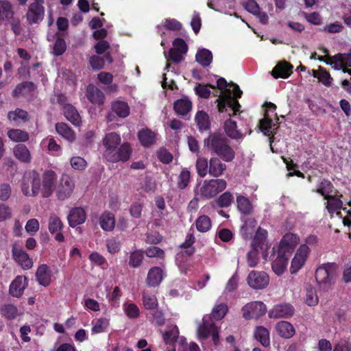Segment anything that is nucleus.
<instances>
[{
	"label": "nucleus",
	"mask_w": 351,
	"mask_h": 351,
	"mask_svg": "<svg viewBox=\"0 0 351 351\" xmlns=\"http://www.w3.org/2000/svg\"><path fill=\"white\" fill-rule=\"evenodd\" d=\"M195 241V237L192 234H188L186 237L185 241L180 245V247L183 249L181 254L183 256H190L195 252V248L192 246Z\"/></svg>",
	"instance_id": "nucleus-46"
},
{
	"label": "nucleus",
	"mask_w": 351,
	"mask_h": 351,
	"mask_svg": "<svg viewBox=\"0 0 351 351\" xmlns=\"http://www.w3.org/2000/svg\"><path fill=\"white\" fill-rule=\"evenodd\" d=\"M195 59L200 65L206 67L212 62L213 54L208 49H202L197 51Z\"/></svg>",
	"instance_id": "nucleus-42"
},
{
	"label": "nucleus",
	"mask_w": 351,
	"mask_h": 351,
	"mask_svg": "<svg viewBox=\"0 0 351 351\" xmlns=\"http://www.w3.org/2000/svg\"><path fill=\"white\" fill-rule=\"evenodd\" d=\"M319 82L326 86H330L332 84L333 79L330 73L323 67L319 66Z\"/></svg>",
	"instance_id": "nucleus-59"
},
{
	"label": "nucleus",
	"mask_w": 351,
	"mask_h": 351,
	"mask_svg": "<svg viewBox=\"0 0 351 351\" xmlns=\"http://www.w3.org/2000/svg\"><path fill=\"white\" fill-rule=\"evenodd\" d=\"M267 106L268 109L266 110L263 119L260 121V127L264 134L269 136L277 129L271 118L272 116H277L275 112L276 106L272 103H267Z\"/></svg>",
	"instance_id": "nucleus-7"
},
{
	"label": "nucleus",
	"mask_w": 351,
	"mask_h": 351,
	"mask_svg": "<svg viewBox=\"0 0 351 351\" xmlns=\"http://www.w3.org/2000/svg\"><path fill=\"white\" fill-rule=\"evenodd\" d=\"M247 284L254 289H263L269 284V276L264 271H252L247 278Z\"/></svg>",
	"instance_id": "nucleus-13"
},
{
	"label": "nucleus",
	"mask_w": 351,
	"mask_h": 351,
	"mask_svg": "<svg viewBox=\"0 0 351 351\" xmlns=\"http://www.w3.org/2000/svg\"><path fill=\"white\" fill-rule=\"evenodd\" d=\"M267 230L262 229L261 228H259L257 230L254 239L253 247L257 250H263L265 248H267Z\"/></svg>",
	"instance_id": "nucleus-39"
},
{
	"label": "nucleus",
	"mask_w": 351,
	"mask_h": 351,
	"mask_svg": "<svg viewBox=\"0 0 351 351\" xmlns=\"http://www.w3.org/2000/svg\"><path fill=\"white\" fill-rule=\"evenodd\" d=\"M93 326L92 332L93 333H100L104 332L109 326V319L106 317L100 318L93 322Z\"/></svg>",
	"instance_id": "nucleus-55"
},
{
	"label": "nucleus",
	"mask_w": 351,
	"mask_h": 351,
	"mask_svg": "<svg viewBox=\"0 0 351 351\" xmlns=\"http://www.w3.org/2000/svg\"><path fill=\"white\" fill-rule=\"evenodd\" d=\"M223 128L226 135L230 138L239 140L243 137L241 130L237 128V122L231 119L224 122Z\"/></svg>",
	"instance_id": "nucleus-30"
},
{
	"label": "nucleus",
	"mask_w": 351,
	"mask_h": 351,
	"mask_svg": "<svg viewBox=\"0 0 351 351\" xmlns=\"http://www.w3.org/2000/svg\"><path fill=\"white\" fill-rule=\"evenodd\" d=\"M191 174L187 169H183L179 175L178 186L180 189H184L190 181Z\"/></svg>",
	"instance_id": "nucleus-57"
},
{
	"label": "nucleus",
	"mask_w": 351,
	"mask_h": 351,
	"mask_svg": "<svg viewBox=\"0 0 351 351\" xmlns=\"http://www.w3.org/2000/svg\"><path fill=\"white\" fill-rule=\"evenodd\" d=\"M309 248L307 245L303 244L300 246L297 250L291 263L290 271L291 274L297 273L304 265Z\"/></svg>",
	"instance_id": "nucleus-15"
},
{
	"label": "nucleus",
	"mask_w": 351,
	"mask_h": 351,
	"mask_svg": "<svg viewBox=\"0 0 351 351\" xmlns=\"http://www.w3.org/2000/svg\"><path fill=\"white\" fill-rule=\"evenodd\" d=\"M56 181L57 175L53 171L49 170L45 172L43 178V188H40L43 197H48L52 194Z\"/></svg>",
	"instance_id": "nucleus-16"
},
{
	"label": "nucleus",
	"mask_w": 351,
	"mask_h": 351,
	"mask_svg": "<svg viewBox=\"0 0 351 351\" xmlns=\"http://www.w3.org/2000/svg\"><path fill=\"white\" fill-rule=\"evenodd\" d=\"M56 130L60 135L69 141H73L75 138L73 131L64 123H56Z\"/></svg>",
	"instance_id": "nucleus-44"
},
{
	"label": "nucleus",
	"mask_w": 351,
	"mask_h": 351,
	"mask_svg": "<svg viewBox=\"0 0 351 351\" xmlns=\"http://www.w3.org/2000/svg\"><path fill=\"white\" fill-rule=\"evenodd\" d=\"M8 138L14 142H26L29 140V134L20 129H10L7 132Z\"/></svg>",
	"instance_id": "nucleus-43"
},
{
	"label": "nucleus",
	"mask_w": 351,
	"mask_h": 351,
	"mask_svg": "<svg viewBox=\"0 0 351 351\" xmlns=\"http://www.w3.org/2000/svg\"><path fill=\"white\" fill-rule=\"evenodd\" d=\"M0 311L2 316L8 319H14L18 315L17 308L14 305L10 304L2 306L0 308Z\"/></svg>",
	"instance_id": "nucleus-51"
},
{
	"label": "nucleus",
	"mask_w": 351,
	"mask_h": 351,
	"mask_svg": "<svg viewBox=\"0 0 351 351\" xmlns=\"http://www.w3.org/2000/svg\"><path fill=\"white\" fill-rule=\"evenodd\" d=\"M233 201V196L231 193L226 191L221 194L217 200V204L221 208L228 207Z\"/></svg>",
	"instance_id": "nucleus-56"
},
{
	"label": "nucleus",
	"mask_w": 351,
	"mask_h": 351,
	"mask_svg": "<svg viewBox=\"0 0 351 351\" xmlns=\"http://www.w3.org/2000/svg\"><path fill=\"white\" fill-rule=\"evenodd\" d=\"M86 215L84 210L77 207L70 211L68 215V221L71 227H75L83 223L86 221Z\"/></svg>",
	"instance_id": "nucleus-27"
},
{
	"label": "nucleus",
	"mask_w": 351,
	"mask_h": 351,
	"mask_svg": "<svg viewBox=\"0 0 351 351\" xmlns=\"http://www.w3.org/2000/svg\"><path fill=\"white\" fill-rule=\"evenodd\" d=\"M13 14L11 4L7 1H0V20L10 21Z\"/></svg>",
	"instance_id": "nucleus-49"
},
{
	"label": "nucleus",
	"mask_w": 351,
	"mask_h": 351,
	"mask_svg": "<svg viewBox=\"0 0 351 351\" xmlns=\"http://www.w3.org/2000/svg\"><path fill=\"white\" fill-rule=\"evenodd\" d=\"M138 137L141 143L145 147H149L155 143L156 135L149 129H143L138 132Z\"/></svg>",
	"instance_id": "nucleus-38"
},
{
	"label": "nucleus",
	"mask_w": 351,
	"mask_h": 351,
	"mask_svg": "<svg viewBox=\"0 0 351 351\" xmlns=\"http://www.w3.org/2000/svg\"><path fill=\"white\" fill-rule=\"evenodd\" d=\"M8 119L14 123L16 125H19L22 123L28 121V113L27 111L20 108H16L14 111H10L8 114Z\"/></svg>",
	"instance_id": "nucleus-35"
},
{
	"label": "nucleus",
	"mask_w": 351,
	"mask_h": 351,
	"mask_svg": "<svg viewBox=\"0 0 351 351\" xmlns=\"http://www.w3.org/2000/svg\"><path fill=\"white\" fill-rule=\"evenodd\" d=\"M101 228L105 231H111L115 226L114 215L108 211L104 212L99 218Z\"/></svg>",
	"instance_id": "nucleus-37"
},
{
	"label": "nucleus",
	"mask_w": 351,
	"mask_h": 351,
	"mask_svg": "<svg viewBox=\"0 0 351 351\" xmlns=\"http://www.w3.org/2000/svg\"><path fill=\"white\" fill-rule=\"evenodd\" d=\"M197 174L201 178H204L208 173L209 163L205 158H199L195 164Z\"/></svg>",
	"instance_id": "nucleus-53"
},
{
	"label": "nucleus",
	"mask_w": 351,
	"mask_h": 351,
	"mask_svg": "<svg viewBox=\"0 0 351 351\" xmlns=\"http://www.w3.org/2000/svg\"><path fill=\"white\" fill-rule=\"evenodd\" d=\"M132 148L130 143H123L119 147L111 149L108 152H104V157L110 162H126L130 158Z\"/></svg>",
	"instance_id": "nucleus-6"
},
{
	"label": "nucleus",
	"mask_w": 351,
	"mask_h": 351,
	"mask_svg": "<svg viewBox=\"0 0 351 351\" xmlns=\"http://www.w3.org/2000/svg\"><path fill=\"white\" fill-rule=\"evenodd\" d=\"M63 223L56 215H52L49 219V230L51 234H56L55 239L59 242L64 240V235L60 232L62 229Z\"/></svg>",
	"instance_id": "nucleus-24"
},
{
	"label": "nucleus",
	"mask_w": 351,
	"mask_h": 351,
	"mask_svg": "<svg viewBox=\"0 0 351 351\" xmlns=\"http://www.w3.org/2000/svg\"><path fill=\"white\" fill-rule=\"evenodd\" d=\"M143 259V252L138 250L130 253L129 258V265L133 268L140 267Z\"/></svg>",
	"instance_id": "nucleus-54"
},
{
	"label": "nucleus",
	"mask_w": 351,
	"mask_h": 351,
	"mask_svg": "<svg viewBox=\"0 0 351 351\" xmlns=\"http://www.w3.org/2000/svg\"><path fill=\"white\" fill-rule=\"evenodd\" d=\"M196 228L199 232H208L212 226L211 220L207 215L199 216L195 221Z\"/></svg>",
	"instance_id": "nucleus-48"
},
{
	"label": "nucleus",
	"mask_w": 351,
	"mask_h": 351,
	"mask_svg": "<svg viewBox=\"0 0 351 351\" xmlns=\"http://www.w3.org/2000/svg\"><path fill=\"white\" fill-rule=\"evenodd\" d=\"M276 330L278 334L284 338H290L294 333L293 326L288 322L281 321L276 325Z\"/></svg>",
	"instance_id": "nucleus-36"
},
{
	"label": "nucleus",
	"mask_w": 351,
	"mask_h": 351,
	"mask_svg": "<svg viewBox=\"0 0 351 351\" xmlns=\"http://www.w3.org/2000/svg\"><path fill=\"white\" fill-rule=\"evenodd\" d=\"M227 186L223 179L206 180L196 191L197 199H210L223 191Z\"/></svg>",
	"instance_id": "nucleus-4"
},
{
	"label": "nucleus",
	"mask_w": 351,
	"mask_h": 351,
	"mask_svg": "<svg viewBox=\"0 0 351 351\" xmlns=\"http://www.w3.org/2000/svg\"><path fill=\"white\" fill-rule=\"evenodd\" d=\"M75 184L73 180L66 174L62 176L56 194L58 199L64 200L73 193Z\"/></svg>",
	"instance_id": "nucleus-14"
},
{
	"label": "nucleus",
	"mask_w": 351,
	"mask_h": 351,
	"mask_svg": "<svg viewBox=\"0 0 351 351\" xmlns=\"http://www.w3.org/2000/svg\"><path fill=\"white\" fill-rule=\"evenodd\" d=\"M44 0H34L29 6L26 14L27 20L29 23H39L44 18L45 8L43 6Z\"/></svg>",
	"instance_id": "nucleus-10"
},
{
	"label": "nucleus",
	"mask_w": 351,
	"mask_h": 351,
	"mask_svg": "<svg viewBox=\"0 0 351 351\" xmlns=\"http://www.w3.org/2000/svg\"><path fill=\"white\" fill-rule=\"evenodd\" d=\"M173 109L178 115H186L192 110V102L187 97H183L174 101Z\"/></svg>",
	"instance_id": "nucleus-29"
},
{
	"label": "nucleus",
	"mask_w": 351,
	"mask_h": 351,
	"mask_svg": "<svg viewBox=\"0 0 351 351\" xmlns=\"http://www.w3.org/2000/svg\"><path fill=\"white\" fill-rule=\"evenodd\" d=\"M198 336L201 339H206L212 335L215 345H218L219 336L218 328L213 322L207 321L206 317L203 318V324L197 329Z\"/></svg>",
	"instance_id": "nucleus-12"
},
{
	"label": "nucleus",
	"mask_w": 351,
	"mask_h": 351,
	"mask_svg": "<svg viewBox=\"0 0 351 351\" xmlns=\"http://www.w3.org/2000/svg\"><path fill=\"white\" fill-rule=\"evenodd\" d=\"M237 208L239 210L245 214H250L252 211V207L250 200L242 195H239L237 198Z\"/></svg>",
	"instance_id": "nucleus-50"
},
{
	"label": "nucleus",
	"mask_w": 351,
	"mask_h": 351,
	"mask_svg": "<svg viewBox=\"0 0 351 351\" xmlns=\"http://www.w3.org/2000/svg\"><path fill=\"white\" fill-rule=\"evenodd\" d=\"M36 278L39 285L47 287L51 282V271L46 264L40 265L36 272Z\"/></svg>",
	"instance_id": "nucleus-26"
},
{
	"label": "nucleus",
	"mask_w": 351,
	"mask_h": 351,
	"mask_svg": "<svg viewBox=\"0 0 351 351\" xmlns=\"http://www.w3.org/2000/svg\"><path fill=\"white\" fill-rule=\"evenodd\" d=\"M70 163L72 168L77 171H83L87 166L86 161L80 156L72 157L70 160Z\"/></svg>",
	"instance_id": "nucleus-63"
},
{
	"label": "nucleus",
	"mask_w": 351,
	"mask_h": 351,
	"mask_svg": "<svg viewBox=\"0 0 351 351\" xmlns=\"http://www.w3.org/2000/svg\"><path fill=\"white\" fill-rule=\"evenodd\" d=\"M294 313V308L290 304H280L275 305L269 313L271 318H289Z\"/></svg>",
	"instance_id": "nucleus-17"
},
{
	"label": "nucleus",
	"mask_w": 351,
	"mask_h": 351,
	"mask_svg": "<svg viewBox=\"0 0 351 351\" xmlns=\"http://www.w3.org/2000/svg\"><path fill=\"white\" fill-rule=\"evenodd\" d=\"M121 136L117 132H112L106 134L102 141L105 148L104 152H108L117 146H120L121 145Z\"/></svg>",
	"instance_id": "nucleus-28"
},
{
	"label": "nucleus",
	"mask_w": 351,
	"mask_h": 351,
	"mask_svg": "<svg viewBox=\"0 0 351 351\" xmlns=\"http://www.w3.org/2000/svg\"><path fill=\"white\" fill-rule=\"evenodd\" d=\"M40 178L36 171L26 173L23 177L21 191L26 196H36L40 191Z\"/></svg>",
	"instance_id": "nucleus-5"
},
{
	"label": "nucleus",
	"mask_w": 351,
	"mask_h": 351,
	"mask_svg": "<svg viewBox=\"0 0 351 351\" xmlns=\"http://www.w3.org/2000/svg\"><path fill=\"white\" fill-rule=\"evenodd\" d=\"M338 265L335 263H324L315 271V280L320 289L328 290L335 283Z\"/></svg>",
	"instance_id": "nucleus-3"
},
{
	"label": "nucleus",
	"mask_w": 351,
	"mask_h": 351,
	"mask_svg": "<svg viewBox=\"0 0 351 351\" xmlns=\"http://www.w3.org/2000/svg\"><path fill=\"white\" fill-rule=\"evenodd\" d=\"M63 112L66 119L75 125L81 123V117L76 108L71 104H66L63 107Z\"/></svg>",
	"instance_id": "nucleus-32"
},
{
	"label": "nucleus",
	"mask_w": 351,
	"mask_h": 351,
	"mask_svg": "<svg viewBox=\"0 0 351 351\" xmlns=\"http://www.w3.org/2000/svg\"><path fill=\"white\" fill-rule=\"evenodd\" d=\"M86 96L93 104L102 105L105 96L103 92L94 85L89 84L86 88Z\"/></svg>",
	"instance_id": "nucleus-21"
},
{
	"label": "nucleus",
	"mask_w": 351,
	"mask_h": 351,
	"mask_svg": "<svg viewBox=\"0 0 351 351\" xmlns=\"http://www.w3.org/2000/svg\"><path fill=\"white\" fill-rule=\"evenodd\" d=\"M25 278L23 276L16 277L10 286V293L14 297H20L25 288Z\"/></svg>",
	"instance_id": "nucleus-34"
},
{
	"label": "nucleus",
	"mask_w": 351,
	"mask_h": 351,
	"mask_svg": "<svg viewBox=\"0 0 351 351\" xmlns=\"http://www.w3.org/2000/svg\"><path fill=\"white\" fill-rule=\"evenodd\" d=\"M14 259L25 269H30L33 263L28 254L20 247L14 245L12 249Z\"/></svg>",
	"instance_id": "nucleus-19"
},
{
	"label": "nucleus",
	"mask_w": 351,
	"mask_h": 351,
	"mask_svg": "<svg viewBox=\"0 0 351 351\" xmlns=\"http://www.w3.org/2000/svg\"><path fill=\"white\" fill-rule=\"evenodd\" d=\"M299 242V237L297 234L288 232L284 235L278 247V251L280 254L291 256L295 247Z\"/></svg>",
	"instance_id": "nucleus-11"
},
{
	"label": "nucleus",
	"mask_w": 351,
	"mask_h": 351,
	"mask_svg": "<svg viewBox=\"0 0 351 351\" xmlns=\"http://www.w3.org/2000/svg\"><path fill=\"white\" fill-rule=\"evenodd\" d=\"M143 304L147 309H154L158 306V301L155 295H149L145 292L143 294Z\"/></svg>",
	"instance_id": "nucleus-60"
},
{
	"label": "nucleus",
	"mask_w": 351,
	"mask_h": 351,
	"mask_svg": "<svg viewBox=\"0 0 351 351\" xmlns=\"http://www.w3.org/2000/svg\"><path fill=\"white\" fill-rule=\"evenodd\" d=\"M332 185L330 183V182L328 180H324L319 184L317 189V193L322 195L324 197V199H326V197L330 196L329 193L332 192Z\"/></svg>",
	"instance_id": "nucleus-61"
},
{
	"label": "nucleus",
	"mask_w": 351,
	"mask_h": 351,
	"mask_svg": "<svg viewBox=\"0 0 351 351\" xmlns=\"http://www.w3.org/2000/svg\"><path fill=\"white\" fill-rule=\"evenodd\" d=\"M293 66L286 61L278 62L271 71V75L275 78H287L292 73Z\"/></svg>",
	"instance_id": "nucleus-23"
},
{
	"label": "nucleus",
	"mask_w": 351,
	"mask_h": 351,
	"mask_svg": "<svg viewBox=\"0 0 351 351\" xmlns=\"http://www.w3.org/2000/svg\"><path fill=\"white\" fill-rule=\"evenodd\" d=\"M204 145L208 151L215 154L226 162H231L235 157V152L230 146L228 139L221 132L210 133L208 137L204 138Z\"/></svg>",
	"instance_id": "nucleus-1"
},
{
	"label": "nucleus",
	"mask_w": 351,
	"mask_h": 351,
	"mask_svg": "<svg viewBox=\"0 0 351 351\" xmlns=\"http://www.w3.org/2000/svg\"><path fill=\"white\" fill-rule=\"evenodd\" d=\"M163 278V270L159 267H153L148 271L146 284L149 287H156L161 283Z\"/></svg>",
	"instance_id": "nucleus-20"
},
{
	"label": "nucleus",
	"mask_w": 351,
	"mask_h": 351,
	"mask_svg": "<svg viewBox=\"0 0 351 351\" xmlns=\"http://www.w3.org/2000/svg\"><path fill=\"white\" fill-rule=\"evenodd\" d=\"M112 111L119 117L125 118L130 114V107L122 101H114L112 103Z\"/></svg>",
	"instance_id": "nucleus-41"
},
{
	"label": "nucleus",
	"mask_w": 351,
	"mask_h": 351,
	"mask_svg": "<svg viewBox=\"0 0 351 351\" xmlns=\"http://www.w3.org/2000/svg\"><path fill=\"white\" fill-rule=\"evenodd\" d=\"M258 250L252 247V249L247 254V263L249 267H254L259 261Z\"/></svg>",
	"instance_id": "nucleus-58"
},
{
	"label": "nucleus",
	"mask_w": 351,
	"mask_h": 351,
	"mask_svg": "<svg viewBox=\"0 0 351 351\" xmlns=\"http://www.w3.org/2000/svg\"><path fill=\"white\" fill-rule=\"evenodd\" d=\"M290 256L286 254H280L279 251L277 252V257L271 263L272 270L276 275L280 276L285 271Z\"/></svg>",
	"instance_id": "nucleus-22"
},
{
	"label": "nucleus",
	"mask_w": 351,
	"mask_h": 351,
	"mask_svg": "<svg viewBox=\"0 0 351 351\" xmlns=\"http://www.w3.org/2000/svg\"><path fill=\"white\" fill-rule=\"evenodd\" d=\"M306 291L305 302L308 306H314L317 304L318 302V298L316 295L315 290L309 286L306 287Z\"/></svg>",
	"instance_id": "nucleus-62"
},
{
	"label": "nucleus",
	"mask_w": 351,
	"mask_h": 351,
	"mask_svg": "<svg viewBox=\"0 0 351 351\" xmlns=\"http://www.w3.org/2000/svg\"><path fill=\"white\" fill-rule=\"evenodd\" d=\"M196 125L200 132L207 131L210 128V121L208 114L204 110H199L195 116Z\"/></svg>",
	"instance_id": "nucleus-31"
},
{
	"label": "nucleus",
	"mask_w": 351,
	"mask_h": 351,
	"mask_svg": "<svg viewBox=\"0 0 351 351\" xmlns=\"http://www.w3.org/2000/svg\"><path fill=\"white\" fill-rule=\"evenodd\" d=\"M325 199H327L326 208L329 213L333 214L337 210H339L342 208L343 202L335 197L333 195L326 197ZM343 210H346V208H343Z\"/></svg>",
	"instance_id": "nucleus-45"
},
{
	"label": "nucleus",
	"mask_w": 351,
	"mask_h": 351,
	"mask_svg": "<svg viewBox=\"0 0 351 351\" xmlns=\"http://www.w3.org/2000/svg\"><path fill=\"white\" fill-rule=\"evenodd\" d=\"M226 167V164L223 163L219 158L212 157L209 160L208 173L211 176L218 178L223 174Z\"/></svg>",
	"instance_id": "nucleus-25"
},
{
	"label": "nucleus",
	"mask_w": 351,
	"mask_h": 351,
	"mask_svg": "<svg viewBox=\"0 0 351 351\" xmlns=\"http://www.w3.org/2000/svg\"><path fill=\"white\" fill-rule=\"evenodd\" d=\"M14 155L21 162L29 163L32 156L28 148L23 144H18L14 147Z\"/></svg>",
	"instance_id": "nucleus-33"
},
{
	"label": "nucleus",
	"mask_w": 351,
	"mask_h": 351,
	"mask_svg": "<svg viewBox=\"0 0 351 351\" xmlns=\"http://www.w3.org/2000/svg\"><path fill=\"white\" fill-rule=\"evenodd\" d=\"M331 58L335 62H341L346 67H350L351 66V49L349 53H337Z\"/></svg>",
	"instance_id": "nucleus-64"
},
{
	"label": "nucleus",
	"mask_w": 351,
	"mask_h": 351,
	"mask_svg": "<svg viewBox=\"0 0 351 351\" xmlns=\"http://www.w3.org/2000/svg\"><path fill=\"white\" fill-rule=\"evenodd\" d=\"M188 47L185 41L180 38H176L173 42V47L169 51V58L174 63H179L184 60V55L186 53Z\"/></svg>",
	"instance_id": "nucleus-9"
},
{
	"label": "nucleus",
	"mask_w": 351,
	"mask_h": 351,
	"mask_svg": "<svg viewBox=\"0 0 351 351\" xmlns=\"http://www.w3.org/2000/svg\"><path fill=\"white\" fill-rule=\"evenodd\" d=\"M36 88L35 84L32 82H24L19 84L12 91V96L19 97L20 95L33 91Z\"/></svg>",
	"instance_id": "nucleus-47"
},
{
	"label": "nucleus",
	"mask_w": 351,
	"mask_h": 351,
	"mask_svg": "<svg viewBox=\"0 0 351 351\" xmlns=\"http://www.w3.org/2000/svg\"><path fill=\"white\" fill-rule=\"evenodd\" d=\"M241 311L245 319H258L265 314L266 306L262 302L255 301L243 306Z\"/></svg>",
	"instance_id": "nucleus-8"
},
{
	"label": "nucleus",
	"mask_w": 351,
	"mask_h": 351,
	"mask_svg": "<svg viewBox=\"0 0 351 351\" xmlns=\"http://www.w3.org/2000/svg\"><path fill=\"white\" fill-rule=\"evenodd\" d=\"M228 309V306L226 304L221 303L213 308L209 318L211 319L220 320L226 315Z\"/></svg>",
	"instance_id": "nucleus-52"
},
{
	"label": "nucleus",
	"mask_w": 351,
	"mask_h": 351,
	"mask_svg": "<svg viewBox=\"0 0 351 351\" xmlns=\"http://www.w3.org/2000/svg\"><path fill=\"white\" fill-rule=\"evenodd\" d=\"M179 335L178 328L176 326H168L162 337L167 348L165 351H176L175 342Z\"/></svg>",
	"instance_id": "nucleus-18"
},
{
	"label": "nucleus",
	"mask_w": 351,
	"mask_h": 351,
	"mask_svg": "<svg viewBox=\"0 0 351 351\" xmlns=\"http://www.w3.org/2000/svg\"><path fill=\"white\" fill-rule=\"evenodd\" d=\"M217 85L219 89L226 90V92L223 99L217 104L219 111L221 112L227 111L226 108L228 107L231 111H232L233 114H236L239 111L241 105L237 100L234 99L232 96V93L233 94V96L237 98H240L241 97L242 91L240 90L239 86L237 84H231L232 90L227 88L229 84L223 77H220L217 80Z\"/></svg>",
	"instance_id": "nucleus-2"
},
{
	"label": "nucleus",
	"mask_w": 351,
	"mask_h": 351,
	"mask_svg": "<svg viewBox=\"0 0 351 351\" xmlns=\"http://www.w3.org/2000/svg\"><path fill=\"white\" fill-rule=\"evenodd\" d=\"M254 337L262 346L267 347L270 345L269 330L263 326H257L254 330Z\"/></svg>",
	"instance_id": "nucleus-40"
}]
</instances>
